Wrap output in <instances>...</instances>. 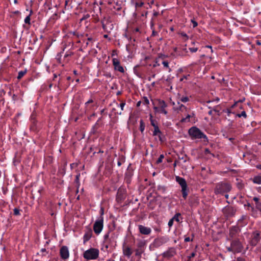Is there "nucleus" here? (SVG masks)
<instances>
[{"instance_id": "obj_1", "label": "nucleus", "mask_w": 261, "mask_h": 261, "mask_svg": "<svg viewBox=\"0 0 261 261\" xmlns=\"http://www.w3.org/2000/svg\"><path fill=\"white\" fill-rule=\"evenodd\" d=\"M231 189L230 184L226 182H219L216 186L215 193L216 195H223L225 193H228Z\"/></svg>"}, {"instance_id": "obj_2", "label": "nucleus", "mask_w": 261, "mask_h": 261, "mask_svg": "<svg viewBox=\"0 0 261 261\" xmlns=\"http://www.w3.org/2000/svg\"><path fill=\"white\" fill-rule=\"evenodd\" d=\"M188 133L192 139L206 138V136L196 126L191 127L189 129Z\"/></svg>"}, {"instance_id": "obj_3", "label": "nucleus", "mask_w": 261, "mask_h": 261, "mask_svg": "<svg viewBox=\"0 0 261 261\" xmlns=\"http://www.w3.org/2000/svg\"><path fill=\"white\" fill-rule=\"evenodd\" d=\"M176 182L180 186L181 188V192L182 197L184 199H186L188 194L189 190L187 187V184L186 180L181 177L176 176L175 177Z\"/></svg>"}, {"instance_id": "obj_4", "label": "nucleus", "mask_w": 261, "mask_h": 261, "mask_svg": "<svg viewBox=\"0 0 261 261\" xmlns=\"http://www.w3.org/2000/svg\"><path fill=\"white\" fill-rule=\"evenodd\" d=\"M99 253L98 249L91 248L84 252L83 256L87 260L95 259L98 257Z\"/></svg>"}, {"instance_id": "obj_5", "label": "nucleus", "mask_w": 261, "mask_h": 261, "mask_svg": "<svg viewBox=\"0 0 261 261\" xmlns=\"http://www.w3.org/2000/svg\"><path fill=\"white\" fill-rule=\"evenodd\" d=\"M241 231V228L236 226H232L229 229V234L227 238L228 241L232 239H238L239 234Z\"/></svg>"}, {"instance_id": "obj_6", "label": "nucleus", "mask_w": 261, "mask_h": 261, "mask_svg": "<svg viewBox=\"0 0 261 261\" xmlns=\"http://www.w3.org/2000/svg\"><path fill=\"white\" fill-rule=\"evenodd\" d=\"M229 241L234 250V253L242 252L243 249V245L239 239H232Z\"/></svg>"}, {"instance_id": "obj_7", "label": "nucleus", "mask_w": 261, "mask_h": 261, "mask_svg": "<svg viewBox=\"0 0 261 261\" xmlns=\"http://www.w3.org/2000/svg\"><path fill=\"white\" fill-rule=\"evenodd\" d=\"M103 220L102 216H100L94 223L93 225V230L96 234H98L101 231L103 226Z\"/></svg>"}, {"instance_id": "obj_8", "label": "nucleus", "mask_w": 261, "mask_h": 261, "mask_svg": "<svg viewBox=\"0 0 261 261\" xmlns=\"http://www.w3.org/2000/svg\"><path fill=\"white\" fill-rule=\"evenodd\" d=\"M102 28L107 32H110L113 28V25L110 20L109 18H104L101 20Z\"/></svg>"}, {"instance_id": "obj_9", "label": "nucleus", "mask_w": 261, "mask_h": 261, "mask_svg": "<svg viewBox=\"0 0 261 261\" xmlns=\"http://www.w3.org/2000/svg\"><path fill=\"white\" fill-rule=\"evenodd\" d=\"M260 239V238L259 232L258 231L253 232L251 236V240L250 241L251 245L252 246H256L259 242Z\"/></svg>"}, {"instance_id": "obj_10", "label": "nucleus", "mask_w": 261, "mask_h": 261, "mask_svg": "<svg viewBox=\"0 0 261 261\" xmlns=\"http://www.w3.org/2000/svg\"><path fill=\"white\" fill-rule=\"evenodd\" d=\"M223 213L224 215L227 217H232L234 216L236 213V210L231 206H226L223 208Z\"/></svg>"}, {"instance_id": "obj_11", "label": "nucleus", "mask_w": 261, "mask_h": 261, "mask_svg": "<svg viewBox=\"0 0 261 261\" xmlns=\"http://www.w3.org/2000/svg\"><path fill=\"white\" fill-rule=\"evenodd\" d=\"M248 221V217L247 215H242L241 218L238 220L236 226L241 228L247 224Z\"/></svg>"}, {"instance_id": "obj_12", "label": "nucleus", "mask_w": 261, "mask_h": 261, "mask_svg": "<svg viewBox=\"0 0 261 261\" xmlns=\"http://www.w3.org/2000/svg\"><path fill=\"white\" fill-rule=\"evenodd\" d=\"M123 254L125 256L129 258L133 253V250L130 246L123 244L122 246Z\"/></svg>"}, {"instance_id": "obj_13", "label": "nucleus", "mask_w": 261, "mask_h": 261, "mask_svg": "<svg viewBox=\"0 0 261 261\" xmlns=\"http://www.w3.org/2000/svg\"><path fill=\"white\" fill-rule=\"evenodd\" d=\"M61 257L63 259H66L69 257V253L67 247L62 246L60 250Z\"/></svg>"}, {"instance_id": "obj_14", "label": "nucleus", "mask_w": 261, "mask_h": 261, "mask_svg": "<svg viewBox=\"0 0 261 261\" xmlns=\"http://www.w3.org/2000/svg\"><path fill=\"white\" fill-rule=\"evenodd\" d=\"M113 64L114 67V69L116 70H118L121 73L124 72L123 67L120 65V61L116 58L113 59Z\"/></svg>"}, {"instance_id": "obj_15", "label": "nucleus", "mask_w": 261, "mask_h": 261, "mask_svg": "<svg viewBox=\"0 0 261 261\" xmlns=\"http://www.w3.org/2000/svg\"><path fill=\"white\" fill-rule=\"evenodd\" d=\"M138 228L139 232L142 234L148 235L151 232V229L150 228L144 226L142 225H139L138 226Z\"/></svg>"}, {"instance_id": "obj_16", "label": "nucleus", "mask_w": 261, "mask_h": 261, "mask_svg": "<svg viewBox=\"0 0 261 261\" xmlns=\"http://www.w3.org/2000/svg\"><path fill=\"white\" fill-rule=\"evenodd\" d=\"M158 105L160 108L159 112L166 115L167 111L165 110V108L167 107V105L165 102L162 100H159Z\"/></svg>"}, {"instance_id": "obj_17", "label": "nucleus", "mask_w": 261, "mask_h": 261, "mask_svg": "<svg viewBox=\"0 0 261 261\" xmlns=\"http://www.w3.org/2000/svg\"><path fill=\"white\" fill-rule=\"evenodd\" d=\"M176 254V250L174 248H169L167 251L165 252L163 254V256L164 257L169 258L174 255H175Z\"/></svg>"}, {"instance_id": "obj_18", "label": "nucleus", "mask_w": 261, "mask_h": 261, "mask_svg": "<svg viewBox=\"0 0 261 261\" xmlns=\"http://www.w3.org/2000/svg\"><path fill=\"white\" fill-rule=\"evenodd\" d=\"M125 199V192L122 190H118L116 196V200L118 202L121 203Z\"/></svg>"}, {"instance_id": "obj_19", "label": "nucleus", "mask_w": 261, "mask_h": 261, "mask_svg": "<svg viewBox=\"0 0 261 261\" xmlns=\"http://www.w3.org/2000/svg\"><path fill=\"white\" fill-rule=\"evenodd\" d=\"M94 106V103L92 99H90L85 103L86 111H90Z\"/></svg>"}, {"instance_id": "obj_20", "label": "nucleus", "mask_w": 261, "mask_h": 261, "mask_svg": "<svg viewBox=\"0 0 261 261\" xmlns=\"http://www.w3.org/2000/svg\"><path fill=\"white\" fill-rule=\"evenodd\" d=\"M252 181L254 184H259V185L261 184V174H259L258 175L255 176L252 178Z\"/></svg>"}, {"instance_id": "obj_21", "label": "nucleus", "mask_w": 261, "mask_h": 261, "mask_svg": "<svg viewBox=\"0 0 261 261\" xmlns=\"http://www.w3.org/2000/svg\"><path fill=\"white\" fill-rule=\"evenodd\" d=\"M92 236V231L89 230L87 233L84 234V242L85 243L88 241Z\"/></svg>"}, {"instance_id": "obj_22", "label": "nucleus", "mask_w": 261, "mask_h": 261, "mask_svg": "<svg viewBox=\"0 0 261 261\" xmlns=\"http://www.w3.org/2000/svg\"><path fill=\"white\" fill-rule=\"evenodd\" d=\"M132 3L135 5L136 7H141L144 4L140 0H132Z\"/></svg>"}, {"instance_id": "obj_23", "label": "nucleus", "mask_w": 261, "mask_h": 261, "mask_svg": "<svg viewBox=\"0 0 261 261\" xmlns=\"http://www.w3.org/2000/svg\"><path fill=\"white\" fill-rule=\"evenodd\" d=\"M213 111L217 113L218 115H219L222 112H224L225 110H221L220 107L217 106L215 108H213Z\"/></svg>"}, {"instance_id": "obj_24", "label": "nucleus", "mask_w": 261, "mask_h": 261, "mask_svg": "<svg viewBox=\"0 0 261 261\" xmlns=\"http://www.w3.org/2000/svg\"><path fill=\"white\" fill-rule=\"evenodd\" d=\"M144 250L142 248H138L135 250V255L140 258Z\"/></svg>"}, {"instance_id": "obj_25", "label": "nucleus", "mask_w": 261, "mask_h": 261, "mask_svg": "<svg viewBox=\"0 0 261 261\" xmlns=\"http://www.w3.org/2000/svg\"><path fill=\"white\" fill-rule=\"evenodd\" d=\"M244 206H247L248 207V208H247L248 210H250L249 208H250L251 212L252 213V215H253L255 214V213L256 212L255 208L253 206H252L250 203H247V204H245Z\"/></svg>"}, {"instance_id": "obj_26", "label": "nucleus", "mask_w": 261, "mask_h": 261, "mask_svg": "<svg viewBox=\"0 0 261 261\" xmlns=\"http://www.w3.org/2000/svg\"><path fill=\"white\" fill-rule=\"evenodd\" d=\"M162 64L163 65V66L165 68L168 69L169 72H170L171 71V68L169 67V63L168 61H163Z\"/></svg>"}, {"instance_id": "obj_27", "label": "nucleus", "mask_w": 261, "mask_h": 261, "mask_svg": "<svg viewBox=\"0 0 261 261\" xmlns=\"http://www.w3.org/2000/svg\"><path fill=\"white\" fill-rule=\"evenodd\" d=\"M161 133V132L160 131V130L158 126H155L154 127V131L153 132V136L158 135V134Z\"/></svg>"}, {"instance_id": "obj_28", "label": "nucleus", "mask_w": 261, "mask_h": 261, "mask_svg": "<svg viewBox=\"0 0 261 261\" xmlns=\"http://www.w3.org/2000/svg\"><path fill=\"white\" fill-rule=\"evenodd\" d=\"M26 72H27L26 70L20 71L18 72L17 79L19 80L21 79L24 75V74L26 73Z\"/></svg>"}, {"instance_id": "obj_29", "label": "nucleus", "mask_w": 261, "mask_h": 261, "mask_svg": "<svg viewBox=\"0 0 261 261\" xmlns=\"http://www.w3.org/2000/svg\"><path fill=\"white\" fill-rule=\"evenodd\" d=\"M145 126V123L143 120H141L140 122V130L142 133L144 130Z\"/></svg>"}, {"instance_id": "obj_30", "label": "nucleus", "mask_w": 261, "mask_h": 261, "mask_svg": "<svg viewBox=\"0 0 261 261\" xmlns=\"http://www.w3.org/2000/svg\"><path fill=\"white\" fill-rule=\"evenodd\" d=\"M236 116L238 117H243L244 118H246L247 117V114L245 111H243L240 114H237Z\"/></svg>"}, {"instance_id": "obj_31", "label": "nucleus", "mask_w": 261, "mask_h": 261, "mask_svg": "<svg viewBox=\"0 0 261 261\" xmlns=\"http://www.w3.org/2000/svg\"><path fill=\"white\" fill-rule=\"evenodd\" d=\"M180 216V214L177 213L172 218L173 220H175L177 222H179V217Z\"/></svg>"}, {"instance_id": "obj_32", "label": "nucleus", "mask_w": 261, "mask_h": 261, "mask_svg": "<svg viewBox=\"0 0 261 261\" xmlns=\"http://www.w3.org/2000/svg\"><path fill=\"white\" fill-rule=\"evenodd\" d=\"M255 208L258 210L261 214V202L255 203Z\"/></svg>"}, {"instance_id": "obj_33", "label": "nucleus", "mask_w": 261, "mask_h": 261, "mask_svg": "<svg viewBox=\"0 0 261 261\" xmlns=\"http://www.w3.org/2000/svg\"><path fill=\"white\" fill-rule=\"evenodd\" d=\"M121 2L120 3H119L117 2L116 3V6H114V8L115 9L117 10H119L121 8Z\"/></svg>"}, {"instance_id": "obj_34", "label": "nucleus", "mask_w": 261, "mask_h": 261, "mask_svg": "<svg viewBox=\"0 0 261 261\" xmlns=\"http://www.w3.org/2000/svg\"><path fill=\"white\" fill-rule=\"evenodd\" d=\"M32 11L31 12V14L25 18L24 22L25 23L30 24V15Z\"/></svg>"}, {"instance_id": "obj_35", "label": "nucleus", "mask_w": 261, "mask_h": 261, "mask_svg": "<svg viewBox=\"0 0 261 261\" xmlns=\"http://www.w3.org/2000/svg\"><path fill=\"white\" fill-rule=\"evenodd\" d=\"M164 158V156L163 154H161L159 159L156 161V163L159 164L161 163L162 162V160L163 158Z\"/></svg>"}, {"instance_id": "obj_36", "label": "nucleus", "mask_w": 261, "mask_h": 261, "mask_svg": "<svg viewBox=\"0 0 261 261\" xmlns=\"http://www.w3.org/2000/svg\"><path fill=\"white\" fill-rule=\"evenodd\" d=\"M213 162H216V163H219L217 161H216V159H218V160H220L221 159V156L220 155H217L216 156L213 154Z\"/></svg>"}, {"instance_id": "obj_37", "label": "nucleus", "mask_w": 261, "mask_h": 261, "mask_svg": "<svg viewBox=\"0 0 261 261\" xmlns=\"http://www.w3.org/2000/svg\"><path fill=\"white\" fill-rule=\"evenodd\" d=\"M14 215L16 216H18L20 215V211L17 208H15L14 209Z\"/></svg>"}, {"instance_id": "obj_38", "label": "nucleus", "mask_w": 261, "mask_h": 261, "mask_svg": "<svg viewBox=\"0 0 261 261\" xmlns=\"http://www.w3.org/2000/svg\"><path fill=\"white\" fill-rule=\"evenodd\" d=\"M80 174L76 175V177H75V180L76 184H77V185L78 186H79V178H80Z\"/></svg>"}, {"instance_id": "obj_39", "label": "nucleus", "mask_w": 261, "mask_h": 261, "mask_svg": "<svg viewBox=\"0 0 261 261\" xmlns=\"http://www.w3.org/2000/svg\"><path fill=\"white\" fill-rule=\"evenodd\" d=\"M253 200L255 202V203H259L260 202H261L260 201V199L259 198L257 197H254L253 198Z\"/></svg>"}, {"instance_id": "obj_40", "label": "nucleus", "mask_w": 261, "mask_h": 261, "mask_svg": "<svg viewBox=\"0 0 261 261\" xmlns=\"http://www.w3.org/2000/svg\"><path fill=\"white\" fill-rule=\"evenodd\" d=\"M180 35L184 37V39L185 40H187L188 39V37L187 36V35L184 33V32H182L180 33Z\"/></svg>"}, {"instance_id": "obj_41", "label": "nucleus", "mask_w": 261, "mask_h": 261, "mask_svg": "<svg viewBox=\"0 0 261 261\" xmlns=\"http://www.w3.org/2000/svg\"><path fill=\"white\" fill-rule=\"evenodd\" d=\"M227 250L229 252H231L234 253V250L233 249V248L231 244L229 247H227Z\"/></svg>"}, {"instance_id": "obj_42", "label": "nucleus", "mask_w": 261, "mask_h": 261, "mask_svg": "<svg viewBox=\"0 0 261 261\" xmlns=\"http://www.w3.org/2000/svg\"><path fill=\"white\" fill-rule=\"evenodd\" d=\"M231 108L229 109H227L226 110H225V112H226L227 113V115L229 116L231 113H232L231 111Z\"/></svg>"}, {"instance_id": "obj_43", "label": "nucleus", "mask_w": 261, "mask_h": 261, "mask_svg": "<svg viewBox=\"0 0 261 261\" xmlns=\"http://www.w3.org/2000/svg\"><path fill=\"white\" fill-rule=\"evenodd\" d=\"M189 100V98L188 97H184L181 98V101L186 102Z\"/></svg>"}, {"instance_id": "obj_44", "label": "nucleus", "mask_w": 261, "mask_h": 261, "mask_svg": "<svg viewBox=\"0 0 261 261\" xmlns=\"http://www.w3.org/2000/svg\"><path fill=\"white\" fill-rule=\"evenodd\" d=\"M174 220L172 219H171L168 222V226L169 227H171L173 225Z\"/></svg>"}, {"instance_id": "obj_45", "label": "nucleus", "mask_w": 261, "mask_h": 261, "mask_svg": "<svg viewBox=\"0 0 261 261\" xmlns=\"http://www.w3.org/2000/svg\"><path fill=\"white\" fill-rule=\"evenodd\" d=\"M191 22L193 24V26L194 28L196 27L198 25L197 22L194 19H191Z\"/></svg>"}, {"instance_id": "obj_46", "label": "nucleus", "mask_w": 261, "mask_h": 261, "mask_svg": "<svg viewBox=\"0 0 261 261\" xmlns=\"http://www.w3.org/2000/svg\"><path fill=\"white\" fill-rule=\"evenodd\" d=\"M125 105V102H122V103H121L119 105V107L121 108V111L123 110V108H124Z\"/></svg>"}, {"instance_id": "obj_47", "label": "nucleus", "mask_w": 261, "mask_h": 261, "mask_svg": "<svg viewBox=\"0 0 261 261\" xmlns=\"http://www.w3.org/2000/svg\"><path fill=\"white\" fill-rule=\"evenodd\" d=\"M157 136L159 137L160 141H161V142H163V138L162 137V133L159 134L158 135H157Z\"/></svg>"}, {"instance_id": "obj_48", "label": "nucleus", "mask_w": 261, "mask_h": 261, "mask_svg": "<svg viewBox=\"0 0 261 261\" xmlns=\"http://www.w3.org/2000/svg\"><path fill=\"white\" fill-rule=\"evenodd\" d=\"M195 255H196V253H195V252H192V253L190 254V255L189 256V259H190L191 258H192V257H195Z\"/></svg>"}, {"instance_id": "obj_49", "label": "nucleus", "mask_w": 261, "mask_h": 261, "mask_svg": "<svg viewBox=\"0 0 261 261\" xmlns=\"http://www.w3.org/2000/svg\"><path fill=\"white\" fill-rule=\"evenodd\" d=\"M190 115H188V116H187V117H186V118H185L182 119L181 121H182V122H185V121H187V119H189L190 118Z\"/></svg>"}, {"instance_id": "obj_50", "label": "nucleus", "mask_w": 261, "mask_h": 261, "mask_svg": "<svg viewBox=\"0 0 261 261\" xmlns=\"http://www.w3.org/2000/svg\"><path fill=\"white\" fill-rule=\"evenodd\" d=\"M159 66H160V64L158 63L157 61H156L155 63L153 65V67H156Z\"/></svg>"}, {"instance_id": "obj_51", "label": "nucleus", "mask_w": 261, "mask_h": 261, "mask_svg": "<svg viewBox=\"0 0 261 261\" xmlns=\"http://www.w3.org/2000/svg\"><path fill=\"white\" fill-rule=\"evenodd\" d=\"M190 50H191V51L194 53V52H196L197 50V48H190Z\"/></svg>"}, {"instance_id": "obj_52", "label": "nucleus", "mask_w": 261, "mask_h": 261, "mask_svg": "<svg viewBox=\"0 0 261 261\" xmlns=\"http://www.w3.org/2000/svg\"><path fill=\"white\" fill-rule=\"evenodd\" d=\"M144 245V243H142V242H141L140 243L138 246V248H141V247Z\"/></svg>"}, {"instance_id": "obj_53", "label": "nucleus", "mask_w": 261, "mask_h": 261, "mask_svg": "<svg viewBox=\"0 0 261 261\" xmlns=\"http://www.w3.org/2000/svg\"><path fill=\"white\" fill-rule=\"evenodd\" d=\"M222 196H224V197L227 199L228 198L229 195L228 194V193H225V194H223V195H222Z\"/></svg>"}, {"instance_id": "obj_54", "label": "nucleus", "mask_w": 261, "mask_h": 261, "mask_svg": "<svg viewBox=\"0 0 261 261\" xmlns=\"http://www.w3.org/2000/svg\"><path fill=\"white\" fill-rule=\"evenodd\" d=\"M89 17V15H87L85 16L84 17H83V18H82L80 20H81V21H82V20L88 18Z\"/></svg>"}, {"instance_id": "obj_55", "label": "nucleus", "mask_w": 261, "mask_h": 261, "mask_svg": "<svg viewBox=\"0 0 261 261\" xmlns=\"http://www.w3.org/2000/svg\"><path fill=\"white\" fill-rule=\"evenodd\" d=\"M144 101L145 102L146 104H148L149 103V100L146 98V97H145L144 98Z\"/></svg>"}, {"instance_id": "obj_56", "label": "nucleus", "mask_w": 261, "mask_h": 261, "mask_svg": "<svg viewBox=\"0 0 261 261\" xmlns=\"http://www.w3.org/2000/svg\"><path fill=\"white\" fill-rule=\"evenodd\" d=\"M41 252H42V255H44V253H45V252H46V249H44V248L42 249L41 250Z\"/></svg>"}, {"instance_id": "obj_57", "label": "nucleus", "mask_w": 261, "mask_h": 261, "mask_svg": "<svg viewBox=\"0 0 261 261\" xmlns=\"http://www.w3.org/2000/svg\"><path fill=\"white\" fill-rule=\"evenodd\" d=\"M237 261H245L244 259H243V258H241V257H238L237 259Z\"/></svg>"}, {"instance_id": "obj_58", "label": "nucleus", "mask_w": 261, "mask_h": 261, "mask_svg": "<svg viewBox=\"0 0 261 261\" xmlns=\"http://www.w3.org/2000/svg\"><path fill=\"white\" fill-rule=\"evenodd\" d=\"M191 241V239L189 237H187L185 239V241L187 242H189Z\"/></svg>"}, {"instance_id": "obj_59", "label": "nucleus", "mask_w": 261, "mask_h": 261, "mask_svg": "<svg viewBox=\"0 0 261 261\" xmlns=\"http://www.w3.org/2000/svg\"><path fill=\"white\" fill-rule=\"evenodd\" d=\"M151 125L154 127L155 126H156L157 125L155 124L153 120H151Z\"/></svg>"}, {"instance_id": "obj_60", "label": "nucleus", "mask_w": 261, "mask_h": 261, "mask_svg": "<svg viewBox=\"0 0 261 261\" xmlns=\"http://www.w3.org/2000/svg\"><path fill=\"white\" fill-rule=\"evenodd\" d=\"M73 55V53H71L70 54H66V55L64 56V57H65V58H67V57H68V56H71V55Z\"/></svg>"}, {"instance_id": "obj_61", "label": "nucleus", "mask_w": 261, "mask_h": 261, "mask_svg": "<svg viewBox=\"0 0 261 261\" xmlns=\"http://www.w3.org/2000/svg\"><path fill=\"white\" fill-rule=\"evenodd\" d=\"M256 44L257 45H261V42L259 40H256Z\"/></svg>"}, {"instance_id": "obj_62", "label": "nucleus", "mask_w": 261, "mask_h": 261, "mask_svg": "<svg viewBox=\"0 0 261 261\" xmlns=\"http://www.w3.org/2000/svg\"><path fill=\"white\" fill-rule=\"evenodd\" d=\"M238 102H239V101H238V102H235L233 105H232L231 107V108H233L236 107V106L237 105V104L238 103Z\"/></svg>"}, {"instance_id": "obj_63", "label": "nucleus", "mask_w": 261, "mask_h": 261, "mask_svg": "<svg viewBox=\"0 0 261 261\" xmlns=\"http://www.w3.org/2000/svg\"><path fill=\"white\" fill-rule=\"evenodd\" d=\"M256 168L258 169L261 170V165H258L256 166Z\"/></svg>"}, {"instance_id": "obj_64", "label": "nucleus", "mask_w": 261, "mask_h": 261, "mask_svg": "<svg viewBox=\"0 0 261 261\" xmlns=\"http://www.w3.org/2000/svg\"><path fill=\"white\" fill-rule=\"evenodd\" d=\"M107 261H115V260L113 259H109Z\"/></svg>"}]
</instances>
